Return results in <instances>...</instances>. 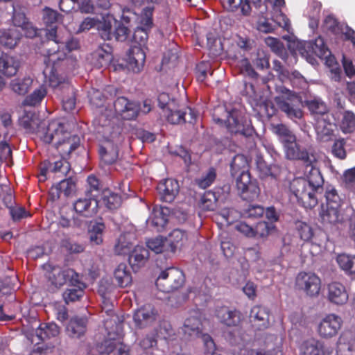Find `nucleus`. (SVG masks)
I'll list each match as a JSON object with an SVG mask.
<instances>
[{
    "label": "nucleus",
    "instance_id": "obj_1",
    "mask_svg": "<svg viewBox=\"0 0 355 355\" xmlns=\"http://www.w3.org/2000/svg\"><path fill=\"white\" fill-rule=\"evenodd\" d=\"M24 125L31 132L41 134L45 143L53 144L62 158L68 157L80 146V137L65 131L58 121H51L46 125L45 121L40 122L37 119L24 121Z\"/></svg>",
    "mask_w": 355,
    "mask_h": 355
},
{
    "label": "nucleus",
    "instance_id": "obj_2",
    "mask_svg": "<svg viewBox=\"0 0 355 355\" xmlns=\"http://www.w3.org/2000/svg\"><path fill=\"white\" fill-rule=\"evenodd\" d=\"M214 121L219 125H225L232 134H240L245 137H250L254 133L253 127L243 116L241 110L233 108L228 111L224 107L214 110L212 115Z\"/></svg>",
    "mask_w": 355,
    "mask_h": 355
},
{
    "label": "nucleus",
    "instance_id": "obj_3",
    "mask_svg": "<svg viewBox=\"0 0 355 355\" xmlns=\"http://www.w3.org/2000/svg\"><path fill=\"white\" fill-rule=\"evenodd\" d=\"M291 193L295 197L297 203L305 209H312L318 202L316 193L309 186L305 178H294L289 185Z\"/></svg>",
    "mask_w": 355,
    "mask_h": 355
},
{
    "label": "nucleus",
    "instance_id": "obj_4",
    "mask_svg": "<svg viewBox=\"0 0 355 355\" xmlns=\"http://www.w3.org/2000/svg\"><path fill=\"white\" fill-rule=\"evenodd\" d=\"M275 101L279 110L290 119L296 121L303 116L302 98L296 93L286 89L281 96L275 97Z\"/></svg>",
    "mask_w": 355,
    "mask_h": 355
},
{
    "label": "nucleus",
    "instance_id": "obj_5",
    "mask_svg": "<svg viewBox=\"0 0 355 355\" xmlns=\"http://www.w3.org/2000/svg\"><path fill=\"white\" fill-rule=\"evenodd\" d=\"M44 51L47 54L48 62L51 63L53 67L51 69L46 67L44 71V73L46 76H49L50 86L55 88L57 90V92L59 93L60 91L63 90L62 89V85L68 83L62 81V78L59 77L56 72L55 65L57 64L58 61H66V55L64 53L59 51V47L46 49H44Z\"/></svg>",
    "mask_w": 355,
    "mask_h": 355
},
{
    "label": "nucleus",
    "instance_id": "obj_6",
    "mask_svg": "<svg viewBox=\"0 0 355 355\" xmlns=\"http://www.w3.org/2000/svg\"><path fill=\"white\" fill-rule=\"evenodd\" d=\"M236 187L240 197L246 201H253L260 194L258 183L256 180H252L248 171H243L236 178Z\"/></svg>",
    "mask_w": 355,
    "mask_h": 355
},
{
    "label": "nucleus",
    "instance_id": "obj_7",
    "mask_svg": "<svg viewBox=\"0 0 355 355\" xmlns=\"http://www.w3.org/2000/svg\"><path fill=\"white\" fill-rule=\"evenodd\" d=\"M295 286L302 291L307 295L317 296L321 288V279L314 272H300L295 278Z\"/></svg>",
    "mask_w": 355,
    "mask_h": 355
},
{
    "label": "nucleus",
    "instance_id": "obj_8",
    "mask_svg": "<svg viewBox=\"0 0 355 355\" xmlns=\"http://www.w3.org/2000/svg\"><path fill=\"white\" fill-rule=\"evenodd\" d=\"M58 13L51 8H46L43 10V21L47 26H50L49 29H46L48 40L44 44V49H49V47L58 48L59 43H63L58 40L57 28L53 26L58 21Z\"/></svg>",
    "mask_w": 355,
    "mask_h": 355
},
{
    "label": "nucleus",
    "instance_id": "obj_9",
    "mask_svg": "<svg viewBox=\"0 0 355 355\" xmlns=\"http://www.w3.org/2000/svg\"><path fill=\"white\" fill-rule=\"evenodd\" d=\"M80 277V274L72 268H53L49 278L53 286L60 288L67 284L69 285L78 283Z\"/></svg>",
    "mask_w": 355,
    "mask_h": 355
},
{
    "label": "nucleus",
    "instance_id": "obj_10",
    "mask_svg": "<svg viewBox=\"0 0 355 355\" xmlns=\"http://www.w3.org/2000/svg\"><path fill=\"white\" fill-rule=\"evenodd\" d=\"M286 157L291 160L300 161L305 167V170L317 164V158L313 150L301 148L298 144L295 147H290L286 150Z\"/></svg>",
    "mask_w": 355,
    "mask_h": 355
},
{
    "label": "nucleus",
    "instance_id": "obj_11",
    "mask_svg": "<svg viewBox=\"0 0 355 355\" xmlns=\"http://www.w3.org/2000/svg\"><path fill=\"white\" fill-rule=\"evenodd\" d=\"M215 315L220 323L230 327L239 326L243 319V314L239 310L230 309L226 306L216 307Z\"/></svg>",
    "mask_w": 355,
    "mask_h": 355
},
{
    "label": "nucleus",
    "instance_id": "obj_12",
    "mask_svg": "<svg viewBox=\"0 0 355 355\" xmlns=\"http://www.w3.org/2000/svg\"><path fill=\"white\" fill-rule=\"evenodd\" d=\"M157 315V311L154 306L148 304L135 312L133 319L136 327L143 329L153 325L155 322Z\"/></svg>",
    "mask_w": 355,
    "mask_h": 355
},
{
    "label": "nucleus",
    "instance_id": "obj_13",
    "mask_svg": "<svg viewBox=\"0 0 355 355\" xmlns=\"http://www.w3.org/2000/svg\"><path fill=\"white\" fill-rule=\"evenodd\" d=\"M176 209L174 207L164 206L154 208L148 220L149 224L160 231L171 218H175Z\"/></svg>",
    "mask_w": 355,
    "mask_h": 355
},
{
    "label": "nucleus",
    "instance_id": "obj_14",
    "mask_svg": "<svg viewBox=\"0 0 355 355\" xmlns=\"http://www.w3.org/2000/svg\"><path fill=\"white\" fill-rule=\"evenodd\" d=\"M270 311L268 308L257 305L254 306L250 313V321L252 327L257 331L266 329L270 325Z\"/></svg>",
    "mask_w": 355,
    "mask_h": 355
},
{
    "label": "nucleus",
    "instance_id": "obj_15",
    "mask_svg": "<svg viewBox=\"0 0 355 355\" xmlns=\"http://www.w3.org/2000/svg\"><path fill=\"white\" fill-rule=\"evenodd\" d=\"M341 318L335 314H329L320 322L318 333L322 338H328L335 336L342 324Z\"/></svg>",
    "mask_w": 355,
    "mask_h": 355
},
{
    "label": "nucleus",
    "instance_id": "obj_16",
    "mask_svg": "<svg viewBox=\"0 0 355 355\" xmlns=\"http://www.w3.org/2000/svg\"><path fill=\"white\" fill-rule=\"evenodd\" d=\"M176 230H174L164 239L162 236H157L148 240L146 243L148 248L156 254L161 253L165 250H170L171 252H175L176 245L174 234Z\"/></svg>",
    "mask_w": 355,
    "mask_h": 355
},
{
    "label": "nucleus",
    "instance_id": "obj_17",
    "mask_svg": "<svg viewBox=\"0 0 355 355\" xmlns=\"http://www.w3.org/2000/svg\"><path fill=\"white\" fill-rule=\"evenodd\" d=\"M96 198V194H91L88 198H79L73 205L75 211L84 217H92L98 210V205Z\"/></svg>",
    "mask_w": 355,
    "mask_h": 355
},
{
    "label": "nucleus",
    "instance_id": "obj_18",
    "mask_svg": "<svg viewBox=\"0 0 355 355\" xmlns=\"http://www.w3.org/2000/svg\"><path fill=\"white\" fill-rule=\"evenodd\" d=\"M315 129L317 139L319 142L327 143L333 141L336 138V125L331 123L329 119L323 118L318 121Z\"/></svg>",
    "mask_w": 355,
    "mask_h": 355
},
{
    "label": "nucleus",
    "instance_id": "obj_19",
    "mask_svg": "<svg viewBox=\"0 0 355 355\" xmlns=\"http://www.w3.org/2000/svg\"><path fill=\"white\" fill-rule=\"evenodd\" d=\"M76 190V180L73 178H69L61 180L56 185L53 186L49 191L52 200H55L60 197L61 193L67 197L73 194Z\"/></svg>",
    "mask_w": 355,
    "mask_h": 355
},
{
    "label": "nucleus",
    "instance_id": "obj_20",
    "mask_svg": "<svg viewBox=\"0 0 355 355\" xmlns=\"http://www.w3.org/2000/svg\"><path fill=\"white\" fill-rule=\"evenodd\" d=\"M328 300L336 304L341 305L347 302L348 293L345 287L339 282H332L327 286Z\"/></svg>",
    "mask_w": 355,
    "mask_h": 355
},
{
    "label": "nucleus",
    "instance_id": "obj_21",
    "mask_svg": "<svg viewBox=\"0 0 355 355\" xmlns=\"http://www.w3.org/2000/svg\"><path fill=\"white\" fill-rule=\"evenodd\" d=\"M87 324L86 318L73 317L67 326V333L72 338H80L85 335L87 331Z\"/></svg>",
    "mask_w": 355,
    "mask_h": 355
},
{
    "label": "nucleus",
    "instance_id": "obj_22",
    "mask_svg": "<svg viewBox=\"0 0 355 355\" xmlns=\"http://www.w3.org/2000/svg\"><path fill=\"white\" fill-rule=\"evenodd\" d=\"M69 171L70 164L66 160V158H63L53 163L50 162H44L43 165L40 168V175L45 178L49 173H60L63 175H66Z\"/></svg>",
    "mask_w": 355,
    "mask_h": 355
},
{
    "label": "nucleus",
    "instance_id": "obj_23",
    "mask_svg": "<svg viewBox=\"0 0 355 355\" xmlns=\"http://www.w3.org/2000/svg\"><path fill=\"white\" fill-rule=\"evenodd\" d=\"M322 223L324 225L341 223L344 219L340 214V207L322 205L320 212Z\"/></svg>",
    "mask_w": 355,
    "mask_h": 355
},
{
    "label": "nucleus",
    "instance_id": "obj_24",
    "mask_svg": "<svg viewBox=\"0 0 355 355\" xmlns=\"http://www.w3.org/2000/svg\"><path fill=\"white\" fill-rule=\"evenodd\" d=\"M69 286V288H67L62 293L63 300L67 304L79 301L82 298L86 285L80 277L78 283L70 284Z\"/></svg>",
    "mask_w": 355,
    "mask_h": 355
},
{
    "label": "nucleus",
    "instance_id": "obj_25",
    "mask_svg": "<svg viewBox=\"0 0 355 355\" xmlns=\"http://www.w3.org/2000/svg\"><path fill=\"white\" fill-rule=\"evenodd\" d=\"M157 190L161 199L166 202L171 203L175 200L178 192V181L167 179L164 182L158 184Z\"/></svg>",
    "mask_w": 355,
    "mask_h": 355
},
{
    "label": "nucleus",
    "instance_id": "obj_26",
    "mask_svg": "<svg viewBox=\"0 0 355 355\" xmlns=\"http://www.w3.org/2000/svg\"><path fill=\"white\" fill-rule=\"evenodd\" d=\"M19 61L13 56L6 53L0 55V73L3 75L11 77L15 76L19 68Z\"/></svg>",
    "mask_w": 355,
    "mask_h": 355
},
{
    "label": "nucleus",
    "instance_id": "obj_27",
    "mask_svg": "<svg viewBox=\"0 0 355 355\" xmlns=\"http://www.w3.org/2000/svg\"><path fill=\"white\" fill-rule=\"evenodd\" d=\"M148 257V250L144 247L137 245L129 257V263L132 270L137 271L145 265Z\"/></svg>",
    "mask_w": 355,
    "mask_h": 355
},
{
    "label": "nucleus",
    "instance_id": "obj_28",
    "mask_svg": "<svg viewBox=\"0 0 355 355\" xmlns=\"http://www.w3.org/2000/svg\"><path fill=\"white\" fill-rule=\"evenodd\" d=\"M21 33L16 27L0 31V44L8 48H15L19 42Z\"/></svg>",
    "mask_w": 355,
    "mask_h": 355
},
{
    "label": "nucleus",
    "instance_id": "obj_29",
    "mask_svg": "<svg viewBox=\"0 0 355 355\" xmlns=\"http://www.w3.org/2000/svg\"><path fill=\"white\" fill-rule=\"evenodd\" d=\"M223 7L230 12H236L240 9L244 16H249L252 8L250 0H219Z\"/></svg>",
    "mask_w": 355,
    "mask_h": 355
},
{
    "label": "nucleus",
    "instance_id": "obj_30",
    "mask_svg": "<svg viewBox=\"0 0 355 355\" xmlns=\"http://www.w3.org/2000/svg\"><path fill=\"white\" fill-rule=\"evenodd\" d=\"M275 133L279 137L281 141L284 144L285 148V155L286 150L290 147H295L297 144L296 143V137L289 130V128L284 124H278L275 128Z\"/></svg>",
    "mask_w": 355,
    "mask_h": 355
},
{
    "label": "nucleus",
    "instance_id": "obj_31",
    "mask_svg": "<svg viewBox=\"0 0 355 355\" xmlns=\"http://www.w3.org/2000/svg\"><path fill=\"white\" fill-rule=\"evenodd\" d=\"M146 60L144 51L137 46H134L129 55L128 67L135 73L139 72L144 67Z\"/></svg>",
    "mask_w": 355,
    "mask_h": 355
},
{
    "label": "nucleus",
    "instance_id": "obj_32",
    "mask_svg": "<svg viewBox=\"0 0 355 355\" xmlns=\"http://www.w3.org/2000/svg\"><path fill=\"white\" fill-rule=\"evenodd\" d=\"M304 174L306 177L305 178L306 181L309 182V186L311 187L316 193L322 189L324 180L316 165L309 168L308 170H305Z\"/></svg>",
    "mask_w": 355,
    "mask_h": 355
},
{
    "label": "nucleus",
    "instance_id": "obj_33",
    "mask_svg": "<svg viewBox=\"0 0 355 355\" xmlns=\"http://www.w3.org/2000/svg\"><path fill=\"white\" fill-rule=\"evenodd\" d=\"M135 235L125 233L120 235L114 245V252L118 255L128 254L134 245Z\"/></svg>",
    "mask_w": 355,
    "mask_h": 355
},
{
    "label": "nucleus",
    "instance_id": "obj_34",
    "mask_svg": "<svg viewBox=\"0 0 355 355\" xmlns=\"http://www.w3.org/2000/svg\"><path fill=\"white\" fill-rule=\"evenodd\" d=\"M60 91L62 95V106L65 111H72L76 105V92L75 89L69 83H64L62 85Z\"/></svg>",
    "mask_w": 355,
    "mask_h": 355
},
{
    "label": "nucleus",
    "instance_id": "obj_35",
    "mask_svg": "<svg viewBox=\"0 0 355 355\" xmlns=\"http://www.w3.org/2000/svg\"><path fill=\"white\" fill-rule=\"evenodd\" d=\"M300 355H325L324 345L318 340L309 339L302 343Z\"/></svg>",
    "mask_w": 355,
    "mask_h": 355
},
{
    "label": "nucleus",
    "instance_id": "obj_36",
    "mask_svg": "<svg viewBox=\"0 0 355 355\" xmlns=\"http://www.w3.org/2000/svg\"><path fill=\"white\" fill-rule=\"evenodd\" d=\"M159 105L162 109H166L168 112L167 114V120L172 124H175L178 119H175V114L177 110H175V102L174 100H170L169 96L166 93H162L158 96Z\"/></svg>",
    "mask_w": 355,
    "mask_h": 355
},
{
    "label": "nucleus",
    "instance_id": "obj_37",
    "mask_svg": "<svg viewBox=\"0 0 355 355\" xmlns=\"http://www.w3.org/2000/svg\"><path fill=\"white\" fill-rule=\"evenodd\" d=\"M220 198V189L206 191L201 198L200 207L205 211H214Z\"/></svg>",
    "mask_w": 355,
    "mask_h": 355
},
{
    "label": "nucleus",
    "instance_id": "obj_38",
    "mask_svg": "<svg viewBox=\"0 0 355 355\" xmlns=\"http://www.w3.org/2000/svg\"><path fill=\"white\" fill-rule=\"evenodd\" d=\"M304 46L309 49V51H306L307 54L309 51H311L314 55L322 59L327 58L331 54L323 39L320 37L316 38L313 42L304 44Z\"/></svg>",
    "mask_w": 355,
    "mask_h": 355
},
{
    "label": "nucleus",
    "instance_id": "obj_39",
    "mask_svg": "<svg viewBox=\"0 0 355 355\" xmlns=\"http://www.w3.org/2000/svg\"><path fill=\"white\" fill-rule=\"evenodd\" d=\"M114 278L119 286L125 288L132 283V276L126 264L120 263L114 271Z\"/></svg>",
    "mask_w": 355,
    "mask_h": 355
},
{
    "label": "nucleus",
    "instance_id": "obj_40",
    "mask_svg": "<svg viewBox=\"0 0 355 355\" xmlns=\"http://www.w3.org/2000/svg\"><path fill=\"white\" fill-rule=\"evenodd\" d=\"M33 83V79L29 76L17 78L10 83L11 89L19 95L26 94L30 89Z\"/></svg>",
    "mask_w": 355,
    "mask_h": 355
},
{
    "label": "nucleus",
    "instance_id": "obj_41",
    "mask_svg": "<svg viewBox=\"0 0 355 355\" xmlns=\"http://www.w3.org/2000/svg\"><path fill=\"white\" fill-rule=\"evenodd\" d=\"M113 20L114 21V33H112L113 38L118 42H130L131 37V31L130 28L122 22L116 20L114 17H113Z\"/></svg>",
    "mask_w": 355,
    "mask_h": 355
},
{
    "label": "nucleus",
    "instance_id": "obj_42",
    "mask_svg": "<svg viewBox=\"0 0 355 355\" xmlns=\"http://www.w3.org/2000/svg\"><path fill=\"white\" fill-rule=\"evenodd\" d=\"M60 333L59 327L55 323L41 324L36 329L35 334L41 340L55 337Z\"/></svg>",
    "mask_w": 355,
    "mask_h": 355
},
{
    "label": "nucleus",
    "instance_id": "obj_43",
    "mask_svg": "<svg viewBox=\"0 0 355 355\" xmlns=\"http://www.w3.org/2000/svg\"><path fill=\"white\" fill-rule=\"evenodd\" d=\"M99 155L105 164H112L118 158V148L108 143L106 146L100 147Z\"/></svg>",
    "mask_w": 355,
    "mask_h": 355
},
{
    "label": "nucleus",
    "instance_id": "obj_44",
    "mask_svg": "<svg viewBox=\"0 0 355 355\" xmlns=\"http://www.w3.org/2000/svg\"><path fill=\"white\" fill-rule=\"evenodd\" d=\"M275 232L276 227L273 223L259 221L254 227V237L264 239Z\"/></svg>",
    "mask_w": 355,
    "mask_h": 355
},
{
    "label": "nucleus",
    "instance_id": "obj_45",
    "mask_svg": "<svg viewBox=\"0 0 355 355\" xmlns=\"http://www.w3.org/2000/svg\"><path fill=\"white\" fill-rule=\"evenodd\" d=\"M96 28L103 40H111L113 38L114 30L112 21L109 17L103 18L102 21H98Z\"/></svg>",
    "mask_w": 355,
    "mask_h": 355
},
{
    "label": "nucleus",
    "instance_id": "obj_46",
    "mask_svg": "<svg viewBox=\"0 0 355 355\" xmlns=\"http://www.w3.org/2000/svg\"><path fill=\"white\" fill-rule=\"evenodd\" d=\"M112 59V55L103 49L96 50L92 55V63L98 69L107 66Z\"/></svg>",
    "mask_w": 355,
    "mask_h": 355
},
{
    "label": "nucleus",
    "instance_id": "obj_47",
    "mask_svg": "<svg viewBox=\"0 0 355 355\" xmlns=\"http://www.w3.org/2000/svg\"><path fill=\"white\" fill-rule=\"evenodd\" d=\"M343 133H352L355 130V114L352 111L346 110L343 114L340 124Z\"/></svg>",
    "mask_w": 355,
    "mask_h": 355
},
{
    "label": "nucleus",
    "instance_id": "obj_48",
    "mask_svg": "<svg viewBox=\"0 0 355 355\" xmlns=\"http://www.w3.org/2000/svg\"><path fill=\"white\" fill-rule=\"evenodd\" d=\"M47 92L44 86H40L31 94L27 96L24 101V105L28 106H35L39 104L46 95Z\"/></svg>",
    "mask_w": 355,
    "mask_h": 355
},
{
    "label": "nucleus",
    "instance_id": "obj_49",
    "mask_svg": "<svg viewBox=\"0 0 355 355\" xmlns=\"http://www.w3.org/2000/svg\"><path fill=\"white\" fill-rule=\"evenodd\" d=\"M12 21L15 27L28 28V19L26 17L25 8L19 5L13 6Z\"/></svg>",
    "mask_w": 355,
    "mask_h": 355
},
{
    "label": "nucleus",
    "instance_id": "obj_50",
    "mask_svg": "<svg viewBox=\"0 0 355 355\" xmlns=\"http://www.w3.org/2000/svg\"><path fill=\"white\" fill-rule=\"evenodd\" d=\"M324 196L326 199V204L324 205L341 207L342 199L334 187L331 186L327 187Z\"/></svg>",
    "mask_w": 355,
    "mask_h": 355
},
{
    "label": "nucleus",
    "instance_id": "obj_51",
    "mask_svg": "<svg viewBox=\"0 0 355 355\" xmlns=\"http://www.w3.org/2000/svg\"><path fill=\"white\" fill-rule=\"evenodd\" d=\"M207 47L211 53L214 56L220 55L223 52V44L219 38H217L215 35L212 33H209L207 35Z\"/></svg>",
    "mask_w": 355,
    "mask_h": 355
},
{
    "label": "nucleus",
    "instance_id": "obj_52",
    "mask_svg": "<svg viewBox=\"0 0 355 355\" xmlns=\"http://www.w3.org/2000/svg\"><path fill=\"white\" fill-rule=\"evenodd\" d=\"M103 202L107 209L114 210L121 206V198L117 193L107 191L103 193Z\"/></svg>",
    "mask_w": 355,
    "mask_h": 355
},
{
    "label": "nucleus",
    "instance_id": "obj_53",
    "mask_svg": "<svg viewBox=\"0 0 355 355\" xmlns=\"http://www.w3.org/2000/svg\"><path fill=\"white\" fill-rule=\"evenodd\" d=\"M355 257H352L345 254H339L336 261L341 269L352 274H355Z\"/></svg>",
    "mask_w": 355,
    "mask_h": 355
},
{
    "label": "nucleus",
    "instance_id": "obj_54",
    "mask_svg": "<svg viewBox=\"0 0 355 355\" xmlns=\"http://www.w3.org/2000/svg\"><path fill=\"white\" fill-rule=\"evenodd\" d=\"M228 55L230 58L240 63L241 69L250 76L252 78H257L258 76V73L253 69L248 58L241 55H238L237 54H232V52H230Z\"/></svg>",
    "mask_w": 355,
    "mask_h": 355
},
{
    "label": "nucleus",
    "instance_id": "obj_55",
    "mask_svg": "<svg viewBox=\"0 0 355 355\" xmlns=\"http://www.w3.org/2000/svg\"><path fill=\"white\" fill-rule=\"evenodd\" d=\"M252 4L258 10L259 14L263 15L268 10L267 2L271 1L275 8H282L285 5L284 0H250Z\"/></svg>",
    "mask_w": 355,
    "mask_h": 355
},
{
    "label": "nucleus",
    "instance_id": "obj_56",
    "mask_svg": "<svg viewBox=\"0 0 355 355\" xmlns=\"http://www.w3.org/2000/svg\"><path fill=\"white\" fill-rule=\"evenodd\" d=\"M306 105L312 114L324 115L329 111L326 104L319 99L306 101Z\"/></svg>",
    "mask_w": 355,
    "mask_h": 355
},
{
    "label": "nucleus",
    "instance_id": "obj_57",
    "mask_svg": "<svg viewBox=\"0 0 355 355\" xmlns=\"http://www.w3.org/2000/svg\"><path fill=\"white\" fill-rule=\"evenodd\" d=\"M124 107V111L121 114V116L123 119L133 120L137 117L140 110V106L139 104L128 100V104Z\"/></svg>",
    "mask_w": 355,
    "mask_h": 355
},
{
    "label": "nucleus",
    "instance_id": "obj_58",
    "mask_svg": "<svg viewBox=\"0 0 355 355\" xmlns=\"http://www.w3.org/2000/svg\"><path fill=\"white\" fill-rule=\"evenodd\" d=\"M333 141L334 144L331 146L332 155L340 159H345L347 156V153L345 150V139L343 138H335Z\"/></svg>",
    "mask_w": 355,
    "mask_h": 355
},
{
    "label": "nucleus",
    "instance_id": "obj_59",
    "mask_svg": "<svg viewBox=\"0 0 355 355\" xmlns=\"http://www.w3.org/2000/svg\"><path fill=\"white\" fill-rule=\"evenodd\" d=\"M216 178V173L215 168H210L205 175H202L200 178L196 180V183L199 188L205 189L214 183Z\"/></svg>",
    "mask_w": 355,
    "mask_h": 355
},
{
    "label": "nucleus",
    "instance_id": "obj_60",
    "mask_svg": "<svg viewBox=\"0 0 355 355\" xmlns=\"http://www.w3.org/2000/svg\"><path fill=\"white\" fill-rule=\"evenodd\" d=\"M105 229L103 223L94 224L89 231V240L92 243L99 245L103 242V233Z\"/></svg>",
    "mask_w": 355,
    "mask_h": 355
},
{
    "label": "nucleus",
    "instance_id": "obj_61",
    "mask_svg": "<svg viewBox=\"0 0 355 355\" xmlns=\"http://www.w3.org/2000/svg\"><path fill=\"white\" fill-rule=\"evenodd\" d=\"M200 322L198 318L196 317L189 318L184 321L183 331L190 336L192 334L198 335L200 333Z\"/></svg>",
    "mask_w": 355,
    "mask_h": 355
},
{
    "label": "nucleus",
    "instance_id": "obj_62",
    "mask_svg": "<svg viewBox=\"0 0 355 355\" xmlns=\"http://www.w3.org/2000/svg\"><path fill=\"white\" fill-rule=\"evenodd\" d=\"M321 9L322 3L317 0H312L309 3L307 15L310 19L315 22L316 26L318 23Z\"/></svg>",
    "mask_w": 355,
    "mask_h": 355
},
{
    "label": "nucleus",
    "instance_id": "obj_63",
    "mask_svg": "<svg viewBox=\"0 0 355 355\" xmlns=\"http://www.w3.org/2000/svg\"><path fill=\"white\" fill-rule=\"evenodd\" d=\"M264 214V209L262 206L250 205L248 208L243 209V216L246 218H259Z\"/></svg>",
    "mask_w": 355,
    "mask_h": 355
},
{
    "label": "nucleus",
    "instance_id": "obj_64",
    "mask_svg": "<svg viewBox=\"0 0 355 355\" xmlns=\"http://www.w3.org/2000/svg\"><path fill=\"white\" fill-rule=\"evenodd\" d=\"M116 346V340L109 338L97 345V351L100 355H109Z\"/></svg>",
    "mask_w": 355,
    "mask_h": 355
}]
</instances>
